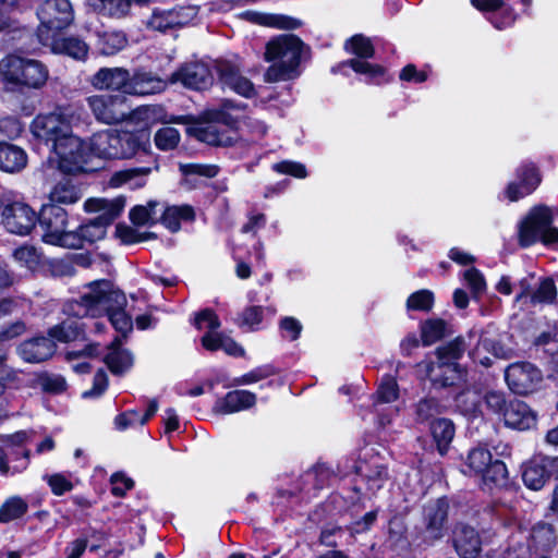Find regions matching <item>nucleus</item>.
Listing matches in <instances>:
<instances>
[{
    "label": "nucleus",
    "instance_id": "1",
    "mask_svg": "<svg viewBox=\"0 0 558 558\" xmlns=\"http://www.w3.org/2000/svg\"><path fill=\"white\" fill-rule=\"evenodd\" d=\"M85 288L78 299L66 303L64 312L78 318L107 315L113 328L125 338L133 329L132 318L124 311L125 294L106 279L92 281Z\"/></svg>",
    "mask_w": 558,
    "mask_h": 558
},
{
    "label": "nucleus",
    "instance_id": "2",
    "mask_svg": "<svg viewBox=\"0 0 558 558\" xmlns=\"http://www.w3.org/2000/svg\"><path fill=\"white\" fill-rule=\"evenodd\" d=\"M304 52L305 46L295 35L286 34L271 39L266 46L265 59L272 64L264 74L265 81L276 83L298 77Z\"/></svg>",
    "mask_w": 558,
    "mask_h": 558
},
{
    "label": "nucleus",
    "instance_id": "3",
    "mask_svg": "<svg viewBox=\"0 0 558 558\" xmlns=\"http://www.w3.org/2000/svg\"><path fill=\"white\" fill-rule=\"evenodd\" d=\"M464 351V341L457 338L435 351L437 361H422L417 367L422 369L435 388L459 385L464 380V369L458 364Z\"/></svg>",
    "mask_w": 558,
    "mask_h": 558
},
{
    "label": "nucleus",
    "instance_id": "4",
    "mask_svg": "<svg viewBox=\"0 0 558 558\" xmlns=\"http://www.w3.org/2000/svg\"><path fill=\"white\" fill-rule=\"evenodd\" d=\"M130 131L104 130L92 135L88 142L89 153L101 159L132 158L145 149L147 138Z\"/></svg>",
    "mask_w": 558,
    "mask_h": 558
},
{
    "label": "nucleus",
    "instance_id": "5",
    "mask_svg": "<svg viewBox=\"0 0 558 558\" xmlns=\"http://www.w3.org/2000/svg\"><path fill=\"white\" fill-rule=\"evenodd\" d=\"M40 22L36 31L39 43H51V37L69 28L75 20L70 0H44L36 9Z\"/></svg>",
    "mask_w": 558,
    "mask_h": 558
},
{
    "label": "nucleus",
    "instance_id": "6",
    "mask_svg": "<svg viewBox=\"0 0 558 558\" xmlns=\"http://www.w3.org/2000/svg\"><path fill=\"white\" fill-rule=\"evenodd\" d=\"M0 71L8 83L27 88H39L48 77V70L41 62L14 54L2 59Z\"/></svg>",
    "mask_w": 558,
    "mask_h": 558
},
{
    "label": "nucleus",
    "instance_id": "7",
    "mask_svg": "<svg viewBox=\"0 0 558 558\" xmlns=\"http://www.w3.org/2000/svg\"><path fill=\"white\" fill-rule=\"evenodd\" d=\"M37 219L45 243L63 247L78 245V240L72 231H66L68 213L59 205L50 203L43 205Z\"/></svg>",
    "mask_w": 558,
    "mask_h": 558
},
{
    "label": "nucleus",
    "instance_id": "8",
    "mask_svg": "<svg viewBox=\"0 0 558 558\" xmlns=\"http://www.w3.org/2000/svg\"><path fill=\"white\" fill-rule=\"evenodd\" d=\"M490 411L502 418L512 429L527 430L536 425V414L517 398L507 399L504 393L490 390Z\"/></svg>",
    "mask_w": 558,
    "mask_h": 558
},
{
    "label": "nucleus",
    "instance_id": "9",
    "mask_svg": "<svg viewBox=\"0 0 558 558\" xmlns=\"http://www.w3.org/2000/svg\"><path fill=\"white\" fill-rule=\"evenodd\" d=\"M195 5L177 4L172 8H155L146 20L148 29L159 33L177 31L189 25L197 15Z\"/></svg>",
    "mask_w": 558,
    "mask_h": 558
},
{
    "label": "nucleus",
    "instance_id": "10",
    "mask_svg": "<svg viewBox=\"0 0 558 558\" xmlns=\"http://www.w3.org/2000/svg\"><path fill=\"white\" fill-rule=\"evenodd\" d=\"M86 102L95 119L105 124L121 123L131 117L126 99L120 95H93Z\"/></svg>",
    "mask_w": 558,
    "mask_h": 558
},
{
    "label": "nucleus",
    "instance_id": "11",
    "mask_svg": "<svg viewBox=\"0 0 558 558\" xmlns=\"http://www.w3.org/2000/svg\"><path fill=\"white\" fill-rule=\"evenodd\" d=\"M521 469L525 487L535 492L541 490L551 478L558 480V456L534 454Z\"/></svg>",
    "mask_w": 558,
    "mask_h": 558
},
{
    "label": "nucleus",
    "instance_id": "12",
    "mask_svg": "<svg viewBox=\"0 0 558 558\" xmlns=\"http://www.w3.org/2000/svg\"><path fill=\"white\" fill-rule=\"evenodd\" d=\"M52 149L59 157V168L68 173L83 171L90 154L85 143L72 131Z\"/></svg>",
    "mask_w": 558,
    "mask_h": 558
},
{
    "label": "nucleus",
    "instance_id": "13",
    "mask_svg": "<svg viewBox=\"0 0 558 558\" xmlns=\"http://www.w3.org/2000/svg\"><path fill=\"white\" fill-rule=\"evenodd\" d=\"M71 118L65 111L40 114L33 121L32 132L37 138L51 143L53 148L72 131Z\"/></svg>",
    "mask_w": 558,
    "mask_h": 558
},
{
    "label": "nucleus",
    "instance_id": "14",
    "mask_svg": "<svg viewBox=\"0 0 558 558\" xmlns=\"http://www.w3.org/2000/svg\"><path fill=\"white\" fill-rule=\"evenodd\" d=\"M551 210L546 205L532 207L518 226V244L522 248L536 244L543 233L544 227L553 223Z\"/></svg>",
    "mask_w": 558,
    "mask_h": 558
},
{
    "label": "nucleus",
    "instance_id": "15",
    "mask_svg": "<svg viewBox=\"0 0 558 558\" xmlns=\"http://www.w3.org/2000/svg\"><path fill=\"white\" fill-rule=\"evenodd\" d=\"M504 372L509 389L519 396L533 392L543 379L542 372L527 361L512 363Z\"/></svg>",
    "mask_w": 558,
    "mask_h": 558
},
{
    "label": "nucleus",
    "instance_id": "16",
    "mask_svg": "<svg viewBox=\"0 0 558 558\" xmlns=\"http://www.w3.org/2000/svg\"><path fill=\"white\" fill-rule=\"evenodd\" d=\"M517 181L510 182L506 195L510 202H518L532 194L542 183V173L533 161H524L517 168Z\"/></svg>",
    "mask_w": 558,
    "mask_h": 558
},
{
    "label": "nucleus",
    "instance_id": "17",
    "mask_svg": "<svg viewBox=\"0 0 558 558\" xmlns=\"http://www.w3.org/2000/svg\"><path fill=\"white\" fill-rule=\"evenodd\" d=\"M172 83H181L194 90H204L214 83V75L208 64L202 61L186 62L171 74Z\"/></svg>",
    "mask_w": 558,
    "mask_h": 558
},
{
    "label": "nucleus",
    "instance_id": "18",
    "mask_svg": "<svg viewBox=\"0 0 558 558\" xmlns=\"http://www.w3.org/2000/svg\"><path fill=\"white\" fill-rule=\"evenodd\" d=\"M36 213L26 204L13 202L2 211V225L10 233L28 234L35 227Z\"/></svg>",
    "mask_w": 558,
    "mask_h": 558
},
{
    "label": "nucleus",
    "instance_id": "19",
    "mask_svg": "<svg viewBox=\"0 0 558 558\" xmlns=\"http://www.w3.org/2000/svg\"><path fill=\"white\" fill-rule=\"evenodd\" d=\"M449 501L446 497L429 501L423 508L424 532L427 538L438 539L442 536L447 521Z\"/></svg>",
    "mask_w": 558,
    "mask_h": 558
},
{
    "label": "nucleus",
    "instance_id": "20",
    "mask_svg": "<svg viewBox=\"0 0 558 558\" xmlns=\"http://www.w3.org/2000/svg\"><path fill=\"white\" fill-rule=\"evenodd\" d=\"M98 90H117L128 94L130 72L124 68H101L89 80Z\"/></svg>",
    "mask_w": 558,
    "mask_h": 558
},
{
    "label": "nucleus",
    "instance_id": "21",
    "mask_svg": "<svg viewBox=\"0 0 558 558\" xmlns=\"http://www.w3.org/2000/svg\"><path fill=\"white\" fill-rule=\"evenodd\" d=\"M220 82L223 86L230 88L236 94L251 98L256 95L253 83L243 76L239 69L228 62H221L217 65Z\"/></svg>",
    "mask_w": 558,
    "mask_h": 558
},
{
    "label": "nucleus",
    "instance_id": "22",
    "mask_svg": "<svg viewBox=\"0 0 558 558\" xmlns=\"http://www.w3.org/2000/svg\"><path fill=\"white\" fill-rule=\"evenodd\" d=\"M453 545L461 558H477L482 542L476 530L466 524H458L453 531Z\"/></svg>",
    "mask_w": 558,
    "mask_h": 558
},
{
    "label": "nucleus",
    "instance_id": "23",
    "mask_svg": "<svg viewBox=\"0 0 558 558\" xmlns=\"http://www.w3.org/2000/svg\"><path fill=\"white\" fill-rule=\"evenodd\" d=\"M56 351V344L50 338L35 337L19 345L20 356L28 363H40L50 359Z\"/></svg>",
    "mask_w": 558,
    "mask_h": 558
},
{
    "label": "nucleus",
    "instance_id": "24",
    "mask_svg": "<svg viewBox=\"0 0 558 558\" xmlns=\"http://www.w3.org/2000/svg\"><path fill=\"white\" fill-rule=\"evenodd\" d=\"M256 402V396L247 390H233L216 401L214 412L218 414H231L252 408Z\"/></svg>",
    "mask_w": 558,
    "mask_h": 558
},
{
    "label": "nucleus",
    "instance_id": "25",
    "mask_svg": "<svg viewBox=\"0 0 558 558\" xmlns=\"http://www.w3.org/2000/svg\"><path fill=\"white\" fill-rule=\"evenodd\" d=\"M167 83L151 72L136 71L130 74L128 95L145 96L162 92Z\"/></svg>",
    "mask_w": 558,
    "mask_h": 558
},
{
    "label": "nucleus",
    "instance_id": "26",
    "mask_svg": "<svg viewBox=\"0 0 558 558\" xmlns=\"http://www.w3.org/2000/svg\"><path fill=\"white\" fill-rule=\"evenodd\" d=\"M43 46L49 47L56 53H64L76 60H84L88 54V45L81 38L75 36L51 37V43H41Z\"/></svg>",
    "mask_w": 558,
    "mask_h": 558
},
{
    "label": "nucleus",
    "instance_id": "27",
    "mask_svg": "<svg viewBox=\"0 0 558 558\" xmlns=\"http://www.w3.org/2000/svg\"><path fill=\"white\" fill-rule=\"evenodd\" d=\"M96 47L102 56H114L129 45L125 32L116 28L98 31L96 33Z\"/></svg>",
    "mask_w": 558,
    "mask_h": 558
},
{
    "label": "nucleus",
    "instance_id": "28",
    "mask_svg": "<svg viewBox=\"0 0 558 558\" xmlns=\"http://www.w3.org/2000/svg\"><path fill=\"white\" fill-rule=\"evenodd\" d=\"M121 338L116 337L108 345L110 352L104 361L113 375H122L133 365V355L130 351L121 349Z\"/></svg>",
    "mask_w": 558,
    "mask_h": 558
},
{
    "label": "nucleus",
    "instance_id": "29",
    "mask_svg": "<svg viewBox=\"0 0 558 558\" xmlns=\"http://www.w3.org/2000/svg\"><path fill=\"white\" fill-rule=\"evenodd\" d=\"M530 541L535 550L550 553L557 543L555 526L545 521L536 522L531 529Z\"/></svg>",
    "mask_w": 558,
    "mask_h": 558
},
{
    "label": "nucleus",
    "instance_id": "30",
    "mask_svg": "<svg viewBox=\"0 0 558 558\" xmlns=\"http://www.w3.org/2000/svg\"><path fill=\"white\" fill-rule=\"evenodd\" d=\"M26 165L27 155L24 149L10 143H0V169L2 171L19 172Z\"/></svg>",
    "mask_w": 558,
    "mask_h": 558
},
{
    "label": "nucleus",
    "instance_id": "31",
    "mask_svg": "<svg viewBox=\"0 0 558 558\" xmlns=\"http://www.w3.org/2000/svg\"><path fill=\"white\" fill-rule=\"evenodd\" d=\"M192 129L193 135L201 142L214 146H228L231 138L221 132L216 125L217 122L204 120Z\"/></svg>",
    "mask_w": 558,
    "mask_h": 558
},
{
    "label": "nucleus",
    "instance_id": "32",
    "mask_svg": "<svg viewBox=\"0 0 558 558\" xmlns=\"http://www.w3.org/2000/svg\"><path fill=\"white\" fill-rule=\"evenodd\" d=\"M195 211L190 205L168 206L161 215L162 225L171 232H177L181 228V221H193Z\"/></svg>",
    "mask_w": 558,
    "mask_h": 558
},
{
    "label": "nucleus",
    "instance_id": "33",
    "mask_svg": "<svg viewBox=\"0 0 558 558\" xmlns=\"http://www.w3.org/2000/svg\"><path fill=\"white\" fill-rule=\"evenodd\" d=\"M81 198V192L78 187L69 178L60 180L50 191L49 199L50 204H74Z\"/></svg>",
    "mask_w": 558,
    "mask_h": 558
},
{
    "label": "nucleus",
    "instance_id": "34",
    "mask_svg": "<svg viewBox=\"0 0 558 558\" xmlns=\"http://www.w3.org/2000/svg\"><path fill=\"white\" fill-rule=\"evenodd\" d=\"M518 14L504 0H490V24L499 31L511 27Z\"/></svg>",
    "mask_w": 558,
    "mask_h": 558
},
{
    "label": "nucleus",
    "instance_id": "35",
    "mask_svg": "<svg viewBox=\"0 0 558 558\" xmlns=\"http://www.w3.org/2000/svg\"><path fill=\"white\" fill-rule=\"evenodd\" d=\"M451 335L448 324L440 318H432L421 326V338L423 345H430L442 338Z\"/></svg>",
    "mask_w": 558,
    "mask_h": 558
},
{
    "label": "nucleus",
    "instance_id": "36",
    "mask_svg": "<svg viewBox=\"0 0 558 558\" xmlns=\"http://www.w3.org/2000/svg\"><path fill=\"white\" fill-rule=\"evenodd\" d=\"M430 430L439 453L444 456L454 436L452 422L447 418L436 420L432 423Z\"/></svg>",
    "mask_w": 558,
    "mask_h": 558
},
{
    "label": "nucleus",
    "instance_id": "37",
    "mask_svg": "<svg viewBox=\"0 0 558 558\" xmlns=\"http://www.w3.org/2000/svg\"><path fill=\"white\" fill-rule=\"evenodd\" d=\"M72 234L78 240V245L68 246L69 248H81L85 243H94L106 235V228L96 218L88 223L81 226Z\"/></svg>",
    "mask_w": 558,
    "mask_h": 558
},
{
    "label": "nucleus",
    "instance_id": "38",
    "mask_svg": "<svg viewBox=\"0 0 558 558\" xmlns=\"http://www.w3.org/2000/svg\"><path fill=\"white\" fill-rule=\"evenodd\" d=\"M244 106L235 104L230 99L222 100L220 107L210 108L205 110L202 113V119L208 120L210 122H220L225 125H232L234 123V119L230 114V110H240L243 109Z\"/></svg>",
    "mask_w": 558,
    "mask_h": 558
},
{
    "label": "nucleus",
    "instance_id": "39",
    "mask_svg": "<svg viewBox=\"0 0 558 558\" xmlns=\"http://www.w3.org/2000/svg\"><path fill=\"white\" fill-rule=\"evenodd\" d=\"M466 465L469 474L481 478L483 484L486 483V473L488 471V451L483 448H474L469 452Z\"/></svg>",
    "mask_w": 558,
    "mask_h": 558
},
{
    "label": "nucleus",
    "instance_id": "40",
    "mask_svg": "<svg viewBox=\"0 0 558 558\" xmlns=\"http://www.w3.org/2000/svg\"><path fill=\"white\" fill-rule=\"evenodd\" d=\"M96 204L97 209L100 210L96 219L107 229V227L120 216L124 208L125 201L118 197L112 201L99 199Z\"/></svg>",
    "mask_w": 558,
    "mask_h": 558
},
{
    "label": "nucleus",
    "instance_id": "41",
    "mask_svg": "<svg viewBox=\"0 0 558 558\" xmlns=\"http://www.w3.org/2000/svg\"><path fill=\"white\" fill-rule=\"evenodd\" d=\"M149 172L150 168L147 167L121 170L112 174L110 184L117 187L134 181L132 187L143 186L145 184V177L148 175Z\"/></svg>",
    "mask_w": 558,
    "mask_h": 558
},
{
    "label": "nucleus",
    "instance_id": "42",
    "mask_svg": "<svg viewBox=\"0 0 558 558\" xmlns=\"http://www.w3.org/2000/svg\"><path fill=\"white\" fill-rule=\"evenodd\" d=\"M557 300V288L551 277H543L537 289L530 295V304H553Z\"/></svg>",
    "mask_w": 558,
    "mask_h": 558
},
{
    "label": "nucleus",
    "instance_id": "43",
    "mask_svg": "<svg viewBox=\"0 0 558 558\" xmlns=\"http://www.w3.org/2000/svg\"><path fill=\"white\" fill-rule=\"evenodd\" d=\"M96 11L111 17L125 16L132 4V0H92Z\"/></svg>",
    "mask_w": 558,
    "mask_h": 558
},
{
    "label": "nucleus",
    "instance_id": "44",
    "mask_svg": "<svg viewBox=\"0 0 558 558\" xmlns=\"http://www.w3.org/2000/svg\"><path fill=\"white\" fill-rule=\"evenodd\" d=\"M82 333V327L77 322L66 319L48 330V335L51 339H56L60 342H69L76 340Z\"/></svg>",
    "mask_w": 558,
    "mask_h": 558
},
{
    "label": "nucleus",
    "instance_id": "45",
    "mask_svg": "<svg viewBox=\"0 0 558 558\" xmlns=\"http://www.w3.org/2000/svg\"><path fill=\"white\" fill-rule=\"evenodd\" d=\"M28 509L26 501L21 497L9 498L0 508V522L8 523L20 519Z\"/></svg>",
    "mask_w": 558,
    "mask_h": 558
},
{
    "label": "nucleus",
    "instance_id": "46",
    "mask_svg": "<svg viewBox=\"0 0 558 558\" xmlns=\"http://www.w3.org/2000/svg\"><path fill=\"white\" fill-rule=\"evenodd\" d=\"M179 169L184 175L185 181L193 183H196L194 178H214L217 175L219 170L217 166L203 163H180Z\"/></svg>",
    "mask_w": 558,
    "mask_h": 558
},
{
    "label": "nucleus",
    "instance_id": "47",
    "mask_svg": "<svg viewBox=\"0 0 558 558\" xmlns=\"http://www.w3.org/2000/svg\"><path fill=\"white\" fill-rule=\"evenodd\" d=\"M345 49L362 59H368L374 56V47L369 38L363 35H354L345 43Z\"/></svg>",
    "mask_w": 558,
    "mask_h": 558
},
{
    "label": "nucleus",
    "instance_id": "48",
    "mask_svg": "<svg viewBox=\"0 0 558 558\" xmlns=\"http://www.w3.org/2000/svg\"><path fill=\"white\" fill-rule=\"evenodd\" d=\"M154 141L159 149L170 150L178 146L180 133L175 128L163 126L156 132Z\"/></svg>",
    "mask_w": 558,
    "mask_h": 558
},
{
    "label": "nucleus",
    "instance_id": "49",
    "mask_svg": "<svg viewBox=\"0 0 558 558\" xmlns=\"http://www.w3.org/2000/svg\"><path fill=\"white\" fill-rule=\"evenodd\" d=\"M399 387L392 376H385L376 391V403H390L398 399Z\"/></svg>",
    "mask_w": 558,
    "mask_h": 558
},
{
    "label": "nucleus",
    "instance_id": "50",
    "mask_svg": "<svg viewBox=\"0 0 558 558\" xmlns=\"http://www.w3.org/2000/svg\"><path fill=\"white\" fill-rule=\"evenodd\" d=\"M157 202H149L147 206H135L130 213V219L134 225L143 226L148 222H155Z\"/></svg>",
    "mask_w": 558,
    "mask_h": 558
},
{
    "label": "nucleus",
    "instance_id": "51",
    "mask_svg": "<svg viewBox=\"0 0 558 558\" xmlns=\"http://www.w3.org/2000/svg\"><path fill=\"white\" fill-rule=\"evenodd\" d=\"M510 483L509 472L506 463L501 460L490 459V484L496 487H507Z\"/></svg>",
    "mask_w": 558,
    "mask_h": 558
},
{
    "label": "nucleus",
    "instance_id": "52",
    "mask_svg": "<svg viewBox=\"0 0 558 558\" xmlns=\"http://www.w3.org/2000/svg\"><path fill=\"white\" fill-rule=\"evenodd\" d=\"M13 257L21 265L32 269L39 265L40 255L33 246H21L13 252Z\"/></svg>",
    "mask_w": 558,
    "mask_h": 558
},
{
    "label": "nucleus",
    "instance_id": "53",
    "mask_svg": "<svg viewBox=\"0 0 558 558\" xmlns=\"http://www.w3.org/2000/svg\"><path fill=\"white\" fill-rule=\"evenodd\" d=\"M433 293L428 290H421L411 294L407 301V307L414 311H429L433 305Z\"/></svg>",
    "mask_w": 558,
    "mask_h": 558
},
{
    "label": "nucleus",
    "instance_id": "54",
    "mask_svg": "<svg viewBox=\"0 0 558 558\" xmlns=\"http://www.w3.org/2000/svg\"><path fill=\"white\" fill-rule=\"evenodd\" d=\"M463 278L466 281L469 288L471 289L473 296L477 298L485 291L486 281L485 277L482 272H480L476 268L471 267L463 272Z\"/></svg>",
    "mask_w": 558,
    "mask_h": 558
},
{
    "label": "nucleus",
    "instance_id": "55",
    "mask_svg": "<svg viewBox=\"0 0 558 558\" xmlns=\"http://www.w3.org/2000/svg\"><path fill=\"white\" fill-rule=\"evenodd\" d=\"M22 132L21 122L14 117L0 119V143H7V138H14Z\"/></svg>",
    "mask_w": 558,
    "mask_h": 558
},
{
    "label": "nucleus",
    "instance_id": "56",
    "mask_svg": "<svg viewBox=\"0 0 558 558\" xmlns=\"http://www.w3.org/2000/svg\"><path fill=\"white\" fill-rule=\"evenodd\" d=\"M38 384L44 391L50 393H59L64 391L66 388V381L60 375H41L38 378Z\"/></svg>",
    "mask_w": 558,
    "mask_h": 558
},
{
    "label": "nucleus",
    "instance_id": "57",
    "mask_svg": "<svg viewBox=\"0 0 558 558\" xmlns=\"http://www.w3.org/2000/svg\"><path fill=\"white\" fill-rule=\"evenodd\" d=\"M440 413V404L435 398L422 399L416 404V415L421 421H427Z\"/></svg>",
    "mask_w": 558,
    "mask_h": 558
},
{
    "label": "nucleus",
    "instance_id": "58",
    "mask_svg": "<svg viewBox=\"0 0 558 558\" xmlns=\"http://www.w3.org/2000/svg\"><path fill=\"white\" fill-rule=\"evenodd\" d=\"M356 73L365 74L371 77L384 75V68L377 64H372L365 60L351 59L347 62Z\"/></svg>",
    "mask_w": 558,
    "mask_h": 558
},
{
    "label": "nucleus",
    "instance_id": "59",
    "mask_svg": "<svg viewBox=\"0 0 558 558\" xmlns=\"http://www.w3.org/2000/svg\"><path fill=\"white\" fill-rule=\"evenodd\" d=\"M274 374V368L271 366H260L257 367L243 376L235 378L234 383L236 385H250L253 383H257L263 380Z\"/></svg>",
    "mask_w": 558,
    "mask_h": 558
},
{
    "label": "nucleus",
    "instance_id": "60",
    "mask_svg": "<svg viewBox=\"0 0 558 558\" xmlns=\"http://www.w3.org/2000/svg\"><path fill=\"white\" fill-rule=\"evenodd\" d=\"M108 387V375L104 369H98L94 376L93 387L83 392V398H98Z\"/></svg>",
    "mask_w": 558,
    "mask_h": 558
},
{
    "label": "nucleus",
    "instance_id": "61",
    "mask_svg": "<svg viewBox=\"0 0 558 558\" xmlns=\"http://www.w3.org/2000/svg\"><path fill=\"white\" fill-rule=\"evenodd\" d=\"M272 168L279 173L290 174L300 179H304L307 175L305 166L295 161H281L275 163Z\"/></svg>",
    "mask_w": 558,
    "mask_h": 558
},
{
    "label": "nucleus",
    "instance_id": "62",
    "mask_svg": "<svg viewBox=\"0 0 558 558\" xmlns=\"http://www.w3.org/2000/svg\"><path fill=\"white\" fill-rule=\"evenodd\" d=\"M45 478L52 493L57 496H61L64 493L72 490L73 488L71 481L62 474L56 473L52 475H46Z\"/></svg>",
    "mask_w": 558,
    "mask_h": 558
},
{
    "label": "nucleus",
    "instance_id": "63",
    "mask_svg": "<svg viewBox=\"0 0 558 558\" xmlns=\"http://www.w3.org/2000/svg\"><path fill=\"white\" fill-rule=\"evenodd\" d=\"M368 484V488L373 492L383 487L384 483L388 478L387 469L383 465L376 466L365 475Z\"/></svg>",
    "mask_w": 558,
    "mask_h": 558
},
{
    "label": "nucleus",
    "instance_id": "64",
    "mask_svg": "<svg viewBox=\"0 0 558 558\" xmlns=\"http://www.w3.org/2000/svg\"><path fill=\"white\" fill-rule=\"evenodd\" d=\"M240 326H247L251 329L263 320V307L253 305L245 308L241 314Z\"/></svg>",
    "mask_w": 558,
    "mask_h": 558
}]
</instances>
